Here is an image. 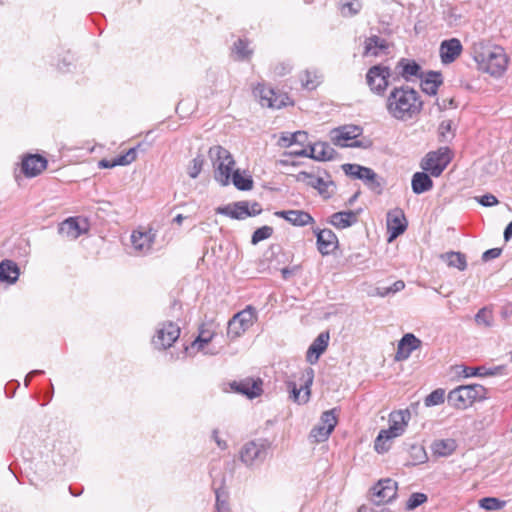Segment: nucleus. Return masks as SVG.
Segmentation results:
<instances>
[{
	"instance_id": "obj_1",
	"label": "nucleus",
	"mask_w": 512,
	"mask_h": 512,
	"mask_svg": "<svg viewBox=\"0 0 512 512\" xmlns=\"http://www.w3.org/2000/svg\"><path fill=\"white\" fill-rule=\"evenodd\" d=\"M386 109L392 118L408 121L420 114L423 101L419 93L409 86L394 87L386 99Z\"/></svg>"
},
{
	"instance_id": "obj_2",
	"label": "nucleus",
	"mask_w": 512,
	"mask_h": 512,
	"mask_svg": "<svg viewBox=\"0 0 512 512\" xmlns=\"http://www.w3.org/2000/svg\"><path fill=\"white\" fill-rule=\"evenodd\" d=\"M473 59L480 71L493 77H500L508 66V56L500 46H486L477 43L473 46Z\"/></svg>"
},
{
	"instance_id": "obj_3",
	"label": "nucleus",
	"mask_w": 512,
	"mask_h": 512,
	"mask_svg": "<svg viewBox=\"0 0 512 512\" xmlns=\"http://www.w3.org/2000/svg\"><path fill=\"white\" fill-rule=\"evenodd\" d=\"M410 416L409 410H399L390 413L389 428L381 430L375 440L374 447L378 453L386 452L389 446H386L385 443L404 433Z\"/></svg>"
},
{
	"instance_id": "obj_4",
	"label": "nucleus",
	"mask_w": 512,
	"mask_h": 512,
	"mask_svg": "<svg viewBox=\"0 0 512 512\" xmlns=\"http://www.w3.org/2000/svg\"><path fill=\"white\" fill-rule=\"evenodd\" d=\"M208 154L214 168V179L223 186L228 185L235 166L233 156L219 145L211 147Z\"/></svg>"
},
{
	"instance_id": "obj_5",
	"label": "nucleus",
	"mask_w": 512,
	"mask_h": 512,
	"mask_svg": "<svg viewBox=\"0 0 512 512\" xmlns=\"http://www.w3.org/2000/svg\"><path fill=\"white\" fill-rule=\"evenodd\" d=\"M487 389L480 384L460 385L448 393L447 402L456 409H466L477 400L486 399Z\"/></svg>"
},
{
	"instance_id": "obj_6",
	"label": "nucleus",
	"mask_w": 512,
	"mask_h": 512,
	"mask_svg": "<svg viewBox=\"0 0 512 512\" xmlns=\"http://www.w3.org/2000/svg\"><path fill=\"white\" fill-rule=\"evenodd\" d=\"M269 449L270 442L268 440H251L240 448L239 459L246 467H257L265 461Z\"/></svg>"
},
{
	"instance_id": "obj_7",
	"label": "nucleus",
	"mask_w": 512,
	"mask_h": 512,
	"mask_svg": "<svg viewBox=\"0 0 512 512\" xmlns=\"http://www.w3.org/2000/svg\"><path fill=\"white\" fill-rule=\"evenodd\" d=\"M257 321V310L248 305L243 310L234 314L227 324V336L235 339L244 334Z\"/></svg>"
},
{
	"instance_id": "obj_8",
	"label": "nucleus",
	"mask_w": 512,
	"mask_h": 512,
	"mask_svg": "<svg viewBox=\"0 0 512 512\" xmlns=\"http://www.w3.org/2000/svg\"><path fill=\"white\" fill-rule=\"evenodd\" d=\"M453 157L448 147H440L436 151H430L421 161V168L433 177H439L449 165Z\"/></svg>"
},
{
	"instance_id": "obj_9",
	"label": "nucleus",
	"mask_w": 512,
	"mask_h": 512,
	"mask_svg": "<svg viewBox=\"0 0 512 512\" xmlns=\"http://www.w3.org/2000/svg\"><path fill=\"white\" fill-rule=\"evenodd\" d=\"M392 73L387 66L374 65L367 71L366 83L373 93L383 95L389 85Z\"/></svg>"
},
{
	"instance_id": "obj_10",
	"label": "nucleus",
	"mask_w": 512,
	"mask_h": 512,
	"mask_svg": "<svg viewBox=\"0 0 512 512\" xmlns=\"http://www.w3.org/2000/svg\"><path fill=\"white\" fill-rule=\"evenodd\" d=\"M180 327L172 322L166 321L159 325L156 330L152 343L156 349H168L180 336Z\"/></svg>"
},
{
	"instance_id": "obj_11",
	"label": "nucleus",
	"mask_w": 512,
	"mask_h": 512,
	"mask_svg": "<svg viewBox=\"0 0 512 512\" xmlns=\"http://www.w3.org/2000/svg\"><path fill=\"white\" fill-rule=\"evenodd\" d=\"M314 370L307 367L301 376L302 384L298 388L294 382H288L290 398L297 403H306L310 396V386L313 383Z\"/></svg>"
},
{
	"instance_id": "obj_12",
	"label": "nucleus",
	"mask_w": 512,
	"mask_h": 512,
	"mask_svg": "<svg viewBox=\"0 0 512 512\" xmlns=\"http://www.w3.org/2000/svg\"><path fill=\"white\" fill-rule=\"evenodd\" d=\"M362 134V128L356 125H345L333 132L332 140L341 147H361L360 141L355 140Z\"/></svg>"
},
{
	"instance_id": "obj_13",
	"label": "nucleus",
	"mask_w": 512,
	"mask_h": 512,
	"mask_svg": "<svg viewBox=\"0 0 512 512\" xmlns=\"http://www.w3.org/2000/svg\"><path fill=\"white\" fill-rule=\"evenodd\" d=\"M397 482L390 479H381L371 488L374 502L382 505L391 502L397 495Z\"/></svg>"
},
{
	"instance_id": "obj_14",
	"label": "nucleus",
	"mask_w": 512,
	"mask_h": 512,
	"mask_svg": "<svg viewBox=\"0 0 512 512\" xmlns=\"http://www.w3.org/2000/svg\"><path fill=\"white\" fill-rule=\"evenodd\" d=\"M407 229V220L404 212L399 209H393L387 213V230L389 233V242H392Z\"/></svg>"
},
{
	"instance_id": "obj_15",
	"label": "nucleus",
	"mask_w": 512,
	"mask_h": 512,
	"mask_svg": "<svg viewBox=\"0 0 512 512\" xmlns=\"http://www.w3.org/2000/svg\"><path fill=\"white\" fill-rule=\"evenodd\" d=\"M296 180L316 189L319 194L325 198H329L331 196V192L329 191V187L333 186V181L331 180H324L322 177L315 176L306 171L299 172L296 175Z\"/></svg>"
},
{
	"instance_id": "obj_16",
	"label": "nucleus",
	"mask_w": 512,
	"mask_h": 512,
	"mask_svg": "<svg viewBox=\"0 0 512 512\" xmlns=\"http://www.w3.org/2000/svg\"><path fill=\"white\" fill-rule=\"evenodd\" d=\"M463 46L458 38H450L441 42L439 54L443 64L453 63L462 53Z\"/></svg>"
},
{
	"instance_id": "obj_17",
	"label": "nucleus",
	"mask_w": 512,
	"mask_h": 512,
	"mask_svg": "<svg viewBox=\"0 0 512 512\" xmlns=\"http://www.w3.org/2000/svg\"><path fill=\"white\" fill-rule=\"evenodd\" d=\"M317 238V247L322 255H328L335 250L338 239L335 233L330 229L313 228Z\"/></svg>"
},
{
	"instance_id": "obj_18",
	"label": "nucleus",
	"mask_w": 512,
	"mask_h": 512,
	"mask_svg": "<svg viewBox=\"0 0 512 512\" xmlns=\"http://www.w3.org/2000/svg\"><path fill=\"white\" fill-rule=\"evenodd\" d=\"M261 386L262 381L260 379L253 380L251 378H246L240 381H233L232 383H230V387L233 391L245 395L250 399L261 394Z\"/></svg>"
},
{
	"instance_id": "obj_19",
	"label": "nucleus",
	"mask_w": 512,
	"mask_h": 512,
	"mask_svg": "<svg viewBox=\"0 0 512 512\" xmlns=\"http://www.w3.org/2000/svg\"><path fill=\"white\" fill-rule=\"evenodd\" d=\"M395 70L397 71V77L393 80L398 79L399 76L404 78L406 81H411L413 77L422 78L421 66L414 60L402 58L398 61Z\"/></svg>"
},
{
	"instance_id": "obj_20",
	"label": "nucleus",
	"mask_w": 512,
	"mask_h": 512,
	"mask_svg": "<svg viewBox=\"0 0 512 512\" xmlns=\"http://www.w3.org/2000/svg\"><path fill=\"white\" fill-rule=\"evenodd\" d=\"M279 218H283L294 226L303 227L314 223V218L303 210H282L275 212Z\"/></svg>"
},
{
	"instance_id": "obj_21",
	"label": "nucleus",
	"mask_w": 512,
	"mask_h": 512,
	"mask_svg": "<svg viewBox=\"0 0 512 512\" xmlns=\"http://www.w3.org/2000/svg\"><path fill=\"white\" fill-rule=\"evenodd\" d=\"M248 201H238L226 206H220L216 208V213L228 216L232 219L243 220L246 219L249 215Z\"/></svg>"
},
{
	"instance_id": "obj_22",
	"label": "nucleus",
	"mask_w": 512,
	"mask_h": 512,
	"mask_svg": "<svg viewBox=\"0 0 512 512\" xmlns=\"http://www.w3.org/2000/svg\"><path fill=\"white\" fill-rule=\"evenodd\" d=\"M155 240V233L149 231H133L131 235V243L135 251L139 253H147L151 250Z\"/></svg>"
},
{
	"instance_id": "obj_23",
	"label": "nucleus",
	"mask_w": 512,
	"mask_h": 512,
	"mask_svg": "<svg viewBox=\"0 0 512 512\" xmlns=\"http://www.w3.org/2000/svg\"><path fill=\"white\" fill-rule=\"evenodd\" d=\"M47 167V160L40 155H28L22 161V172L27 177H35Z\"/></svg>"
},
{
	"instance_id": "obj_24",
	"label": "nucleus",
	"mask_w": 512,
	"mask_h": 512,
	"mask_svg": "<svg viewBox=\"0 0 512 512\" xmlns=\"http://www.w3.org/2000/svg\"><path fill=\"white\" fill-rule=\"evenodd\" d=\"M336 154L334 148L326 142H319L309 146V158L318 161L333 160Z\"/></svg>"
},
{
	"instance_id": "obj_25",
	"label": "nucleus",
	"mask_w": 512,
	"mask_h": 512,
	"mask_svg": "<svg viewBox=\"0 0 512 512\" xmlns=\"http://www.w3.org/2000/svg\"><path fill=\"white\" fill-rule=\"evenodd\" d=\"M358 220V212L340 211L330 216L329 223L337 229H345L354 225Z\"/></svg>"
},
{
	"instance_id": "obj_26",
	"label": "nucleus",
	"mask_w": 512,
	"mask_h": 512,
	"mask_svg": "<svg viewBox=\"0 0 512 512\" xmlns=\"http://www.w3.org/2000/svg\"><path fill=\"white\" fill-rule=\"evenodd\" d=\"M420 79L422 91L430 96L436 95L439 86L443 83L441 73L436 71H429Z\"/></svg>"
},
{
	"instance_id": "obj_27",
	"label": "nucleus",
	"mask_w": 512,
	"mask_h": 512,
	"mask_svg": "<svg viewBox=\"0 0 512 512\" xmlns=\"http://www.w3.org/2000/svg\"><path fill=\"white\" fill-rule=\"evenodd\" d=\"M215 324L213 322L203 323L199 328L197 338L191 343L192 348L203 349L214 337Z\"/></svg>"
},
{
	"instance_id": "obj_28",
	"label": "nucleus",
	"mask_w": 512,
	"mask_h": 512,
	"mask_svg": "<svg viewBox=\"0 0 512 512\" xmlns=\"http://www.w3.org/2000/svg\"><path fill=\"white\" fill-rule=\"evenodd\" d=\"M18 265L9 259L0 262V281L13 284L19 277Z\"/></svg>"
},
{
	"instance_id": "obj_29",
	"label": "nucleus",
	"mask_w": 512,
	"mask_h": 512,
	"mask_svg": "<svg viewBox=\"0 0 512 512\" xmlns=\"http://www.w3.org/2000/svg\"><path fill=\"white\" fill-rule=\"evenodd\" d=\"M411 186L415 194H422L432 189L433 181L427 173L416 172L412 176Z\"/></svg>"
},
{
	"instance_id": "obj_30",
	"label": "nucleus",
	"mask_w": 512,
	"mask_h": 512,
	"mask_svg": "<svg viewBox=\"0 0 512 512\" xmlns=\"http://www.w3.org/2000/svg\"><path fill=\"white\" fill-rule=\"evenodd\" d=\"M58 232L64 237L74 240L83 233V230L80 228L78 221L70 217L59 225Z\"/></svg>"
},
{
	"instance_id": "obj_31",
	"label": "nucleus",
	"mask_w": 512,
	"mask_h": 512,
	"mask_svg": "<svg viewBox=\"0 0 512 512\" xmlns=\"http://www.w3.org/2000/svg\"><path fill=\"white\" fill-rule=\"evenodd\" d=\"M342 169L347 176H350L354 179H360L365 182V180L372 176L371 168L361 166L359 164H343Z\"/></svg>"
},
{
	"instance_id": "obj_32",
	"label": "nucleus",
	"mask_w": 512,
	"mask_h": 512,
	"mask_svg": "<svg viewBox=\"0 0 512 512\" xmlns=\"http://www.w3.org/2000/svg\"><path fill=\"white\" fill-rule=\"evenodd\" d=\"M422 348V341L412 333L405 334L399 341L396 352H413Z\"/></svg>"
},
{
	"instance_id": "obj_33",
	"label": "nucleus",
	"mask_w": 512,
	"mask_h": 512,
	"mask_svg": "<svg viewBox=\"0 0 512 512\" xmlns=\"http://www.w3.org/2000/svg\"><path fill=\"white\" fill-rule=\"evenodd\" d=\"M456 449V442L453 439L436 440L432 444V451L435 455L445 457L451 455Z\"/></svg>"
},
{
	"instance_id": "obj_34",
	"label": "nucleus",
	"mask_w": 512,
	"mask_h": 512,
	"mask_svg": "<svg viewBox=\"0 0 512 512\" xmlns=\"http://www.w3.org/2000/svg\"><path fill=\"white\" fill-rule=\"evenodd\" d=\"M441 258L447 262L449 267L457 268L460 271H464L467 268L466 257L461 252H446L441 255Z\"/></svg>"
},
{
	"instance_id": "obj_35",
	"label": "nucleus",
	"mask_w": 512,
	"mask_h": 512,
	"mask_svg": "<svg viewBox=\"0 0 512 512\" xmlns=\"http://www.w3.org/2000/svg\"><path fill=\"white\" fill-rule=\"evenodd\" d=\"M388 44L385 39L378 36H371L365 42V54L373 56L379 55V51L386 50Z\"/></svg>"
},
{
	"instance_id": "obj_36",
	"label": "nucleus",
	"mask_w": 512,
	"mask_h": 512,
	"mask_svg": "<svg viewBox=\"0 0 512 512\" xmlns=\"http://www.w3.org/2000/svg\"><path fill=\"white\" fill-rule=\"evenodd\" d=\"M230 182L241 191L251 190L253 187V180L249 175H242L240 170H234L231 174Z\"/></svg>"
},
{
	"instance_id": "obj_37",
	"label": "nucleus",
	"mask_w": 512,
	"mask_h": 512,
	"mask_svg": "<svg viewBox=\"0 0 512 512\" xmlns=\"http://www.w3.org/2000/svg\"><path fill=\"white\" fill-rule=\"evenodd\" d=\"M443 20L449 27H457L463 22V15L456 6H448L443 11Z\"/></svg>"
},
{
	"instance_id": "obj_38",
	"label": "nucleus",
	"mask_w": 512,
	"mask_h": 512,
	"mask_svg": "<svg viewBox=\"0 0 512 512\" xmlns=\"http://www.w3.org/2000/svg\"><path fill=\"white\" fill-rule=\"evenodd\" d=\"M339 9L343 16L352 17L360 12L362 3L360 0H340Z\"/></svg>"
},
{
	"instance_id": "obj_39",
	"label": "nucleus",
	"mask_w": 512,
	"mask_h": 512,
	"mask_svg": "<svg viewBox=\"0 0 512 512\" xmlns=\"http://www.w3.org/2000/svg\"><path fill=\"white\" fill-rule=\"evenodd\" d=\"M493 312L488 307L481 308L475 315V322L480 327H491L493 324Z\"/></svg>"
},
{
	"instance_id": "obj_40",
	"label": "nucleus",
	"mask_w": 512,
	"mask_h": 512,
	"mask_svg": "<svg viewBox=\"0 0 512 512\" xmlns=\"http://www.w3.org/2000/svg\"><path fill=\"white\" fill-rule=\"evenodd\" d=\"M269 98L270 99H268V102H263V106H266L268 108L280 109L290 103V98L287 96V94L276 90L275 95Z\"/></svg>"
},
{
	"instance_id": "obj_41",
	"label": "nucleus",
	"mask_w": 512,
	"mask_h": 512,
	"mask_svg": "<svg viewBox=\"0 0 512 512\" xmlns=\"http://www.w3.org/2000/svg\"><path fill=\"white\" fill-rule=\"evenodd\" d=\"M329 339L328 332L320 333L306 352H324L328 346Z\"/></svg>"
},
{
	"instance_id": "obj_42",
	"label": "nucleus",
	"mask_w": 512,
	"mask_h": 512,
	"mask_svg": "<svg viewBox=\"0 0 512 512\" xmlns=\"http://www.w3.org/2000/svg\"><path fill=\"white\" fill-rule=\"evenodd\" d=\"M479 506L487 511H495L503 508L505 502L495 497H484L479 500Z\"/></svg>"
},
{
	"instance_id": "obj_43",
	"label": "nucleus",
	"mask_w": 512,
	"mask_h": 512,
	"mask_svg": "<svg viewBox=\"0 0 512 512\" xmlns=\"http://www.w3.org/2000/svg\"><path fill=\"white\" fill-rule=\"evenodd\" d=\"M456 373L459 375H463L464 377H471V376H479L484 377V365L477 366V367H469V366H456Z\"/></svg>"
},
{
	"instance_id": "obj_44",
	"label": "nucleus",
	"mask_w": 512,
	"mask_h": 512,
	"mask_svg": "<svg viewBox=\"0 0 512 512\" xmlns=\"http://www.w3.org/2000/svg\"><path fill=\"white\" fill-rule=\"evenodd\" d=\"M308 135L304 131H297L293 134H291L289 137H282L281 140L283 141L284 146H291L293 144H299L304 145V143L307 141Z\"/></svg>"
},
{
	"instance_id": "obj_45",
	"label": "nucleus",
	"mask_w": 512,
	"mask_h": 512,
	"mask_svg": "<svg viewBox=\"0 0 512 512\" xmlns=\"http://www.w3.org/2000/svg\"><path fill=\"white\" fill-rule=\"evenodd\" d=\"M204 165V157L202 155H197L193 158L188 166L187 172L188 175L195 179L200 174Z\"/></svg>"
},
{
	"instance_id": "obj_46",
	"label": "nucleus",
	"mask_w": 512,
	"mask_h": 512,
	"mask_svg": "<svg viewBox=\"0 0 512 512\" xmlns=\"http://www.w3.org/2000/svg\"><path fill=\"white\" fill-rule=\"evenodd\" d=\"M445 391L444 389L438 388L432 391L424 400L425 406L431 407L436 406L444 402Z\"/></svg>"
},
{
	"instance_id": "obj_47",
	"label": "nucleus",
	"mask_w": 512,
	"mask_h": 512,
	"mask_svg": "<svg viewBox=\"0 0 512 512\" xmlns=\"http://www.w3.org/2000/svg\"><path fill=\"white\" fill-rule=\"evenodd\" d=\"M331 433L327 431L325 426L319 424L311 430L309 437L313 442L320 443L326 441Z\"/></svg>"
},
{
	"instance_id": "obj_48",
	"label": "nucleus",
	"mask_w": 512,
	"mask_h": 512,
	"mask_svg": "<svg viewBox=\"0 0 512 512\" xmlns=\"http://www.w3.org/2000/svg\"><path fill=\"white\" fill-rule=\"evenodd\" d=\"M273 234V228L270 226H262L256 229L251 237V243L256 245L259 242L268 239Z\"/></svg>"
},
{
	"instance_id": "obj_49",
	"label": "nucleus",
	"mask_w": 512,
	"mask_h": 512,
	"mask_svg": "<svg viewBox=\"0 0 512 512\" xmlns=\"http://www.w3.org/2000/svg\"><path fill=\"white\" fill-rule=\"evenodd\" d=\"M255 96L259 97L260 104L263 106V102H268L269 97H273L275 95V90L271 87H267L263 84H259L254 89Z\"/></svg>"
},
{
	"instance_id": "obj_50",
	"label": "nucleus",
	"mask_w": 512,
	"mask_h": 512,
	"mask_svg": "<svg viewBox=\"0 0 512 512\" xmlns=\"http://www.w3.org/2000/svg\"><path fill=\"white\" fill-rule=\"evenodd\" d=\"M321 425L327 428L328 432H332L337 424V418L334 410L325 411L321 416Z\"/></svg>"
},
{
	"instance_id": "obj_51",
	"label": "nucleus",
	"mask_w": 512,
	"mask_h": 512,
	"mask_svg": "<svg viewBox=\"0 0 512 512\" xmlns=\"http://www.w3.org/2000/svg\"><path fill=\"white\" fill-rule=\"evenodd\" d=\"M428 497L424 493L415 492L412 493L406 503V509L414 510L418 506L422 505L427 501Z\"/></svg>"
},
{
	"instance_id": "obj_52",
	"label": "nucleus",
	"mask_w": 512,
	"mask_h": 512,
	"mask_svg": "<svg viewBox=\"0 0 512 512\" xmlns=\"http://www.w3.org/2000/svg\"><path fill=\"white\" fill-rule=\"evenodd\" d=\"M371 174L372 176L367 178L365 180V185H367V187L373 191L374 193L376 194H381L382 193V183H381V179L380 177L374 172V170L372 169L371 171Z\"/></svg>"
},
{
	"instance_id": "obj_53",
	"label": "nucleus",
	"mask_w": 512,
	"mask_h": 512,
	"mask_svg": "<svg viewBox=\"0 0 512 512\" xmlns=\"http://www.w3.org/2000/svg\"><path fill=\"white\" fill-rule=\"evenodd\" d=\"M234 50L240 59L248 58L252 53V51L248 49V42L243 39H238V41L234 43Z\"/></svg>"
},
{
	"instance_id": "obj_54",
	"label": "nucleus",
	"mask_w": 512,
	"mask_h": 512,
	"mask_svg": "<svg viewBox=\"0 0 512 512\" xmlns=\"http://www.w3.org/2000/svg\"><path fill=\"white\" fill-rule=\"evenodd\" d=\"M439 141L446 142L448 141V134H452V121L451 120H444L440 123L439 128Z\"/></svg>"
},
{
	"instance_id": "obj_55",
	"label": "nucleus",
	"mask_w": 512,
	"mask_h": 512,
	"mask_svg": "<svg viewBox=\"0 0 512 512\" xmlns=\"http://www.w3.org/2000/svg\"><path fill=\"white\" fill-rule=\"evenodd\" d=\"M216 503H215V512H231L230 506L226 500L223 498V494L216 490Z\"/></svg>"
},
{
	"instance_id": "obj_56",
	"label": "nucleus",
	"mask_w": 512,
	"mask_h": 512,
	"mask_svg": "<svg viewBox=\"0 0 512 512\" xmlns=\"http://www.w3.org/2000/svg\"><path fill=\"white\" fill-rule=\"evenodd\" d=\"M301 81H302V85L308 90L315 89L317 87V85L319 84V81L317 80V76L315 74L312 75V73L309 71H306L304 73V77L301 79Z\"/></svg>"
},
{
	"instance_id": "obj_57",
	"label": "nucleus",
	"mask_w": 512,
	"mask_h": 512,
	"mask_svg": "<svg viewBox=\"0 0 512 512\" xmlns=\"http://www.w3.org/2000/svg\"><path fill=\"white\" fill-rule=\"evenodd\" d=\"M404 288H405V283L402 280H398V281L394 282L392 286L384 288L383 291L378 289V295L384 297L391 293L399 292V291L403 290Z\"/></svg>"
},
{
	"instance_id": "obj_58",
	"label": "nucleus",
	"mask_w": 512,
	"mask_h": 512,
	"mask_svg": "<svg viewBox=\"0 0 512 512\" xmlns=\"http://www.w3.org/2000/svg\"><path fill=\"white\" fill-rule=\"evenodd\" d=\"M478 203L485 207H491L499 203L498 199L493 194H485L476 198Z\"/></svg>"
},
{
	"instance_id": "obj_59",
	"label": "nucleus",
	"mask_w": 512,
	"mask_h": 512,
	"mask_svg": "<svg viewBox=\"0 0 512 512\" xmlns=\"http://www.w3.org/2000/svg\"><path fill=\"white\" fill-rule=\"evenodd\" d=\"M504 369H505V366H503V365L489 366V367L484 365V372H485L484 377L501 375V374H503Z\"/></svg>"
},
{
	"instance_id": "obj_60",
	"label": "nucleus",
	"mask_w": 512,
	"mask_h": 512,
	"mask_svg": "<svg viewBox=\"0 0 512 512\" xmlns=\"http://www.w3.org/2000/svg\"><path fill=\"white\" fill-rule=\"evenodd\" d=\"M357 512H389V510L374 502L372 506L362 505Z\"/></svg>"
},
{
	"instance_id": "obj_61",
	"label": "nucleus",
	"mask_w": 512,
	"mask_h": 512,
	"mask_svg": "<svg viewBox=\"0 0 512 512\" xmlns=\"http://www.w3.org/2000/svg\"><path fill=\"white\" fill-rule=\"evenodd\" d=\"M412 455L418 463H422L426 460V453L422 446H412Z\"/></svg>"
},
{
	"instance_id": "obj_62",
	"label": "nucleus",
	"mask_w": 512,
	"mask_h": 512,
	"mask_svg": "<svg viewBox=\"0 0 512 512\" xmlns=\"http://www.w3.org/2000/svg\"><path fill=\"white\" fill-rule=\"evenodd\" d=\"M501 253H502L501 248L488 249L482 254V260L486 262V261L495 259V258L499 257L501 255Z\"/></svg>"
},
{
	"instance_id": "obj_63",
	"label": "nucleus",
	"mask_w": 512,
	"mask_h": 512,
	"mask_svg": "<svg viewBox=\"0 0 512 512\" xmlns=\"http://www.w3.org/2000/svg\"><path fill=\"white\" fill-rule=\"evenodd\" d=\"M20 383L17 380L9 381L5 386V394L8 398H12L15 395L16 390L19 388Z\"/></svg>"
},
{
	"instance_id": "obj_64",
	"label": "nucleus",
	"mask_w": 512,
	"mask_h": 512,
	"mask_svg": "<svg viewBox=\"0 0 512 512\" xmlns=\"http://www.w3.org/2000/svg\"><path fill=\"white\" fill-rule=\"evenodd\" d=\"M248 206L250 207V208H248V211H249L248 217L259 215L262 212L261 205L256 201H254V202L248 201Z\"/></svg>"
}]
</instances>
